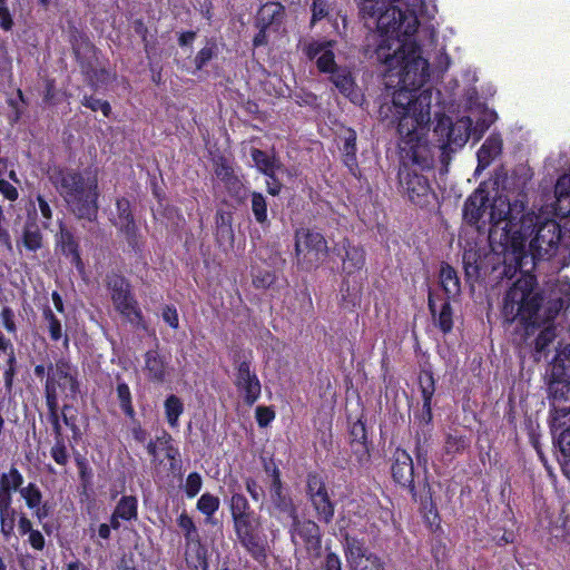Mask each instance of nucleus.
<instances>
[{
	"label": "nucleus",
	"mask_w": 570,
	"mask_h": 570,
	"mask_svg": "<svg viewBox=\"0 0 570 570\" xmlns=\"http://www.w3.org/2000/svg\"><path fill=\"white\" fill-rule=\"evenodd\" d=\"M523 206L518 202L511 204L499 197L490 206L491 244H499L503 248H511L520 259L519 266L528 257L525 246L533 263L549 259L556 254L560 244V225L543 213L522 214Z\"/></svg>",
	"instance_id": "f257e3e1"
},
{
	"label": "nucleus",
	"mask_w": 570,
	"mask_h": 570,
	"mask_svg": "<svg viewBox=\"0 0 570 570\" xmlns=\"http://www.w3.org/2000/svg\"><path fill=\"white\" fill-rule=\"evenodd\" d=\"M534 277L530 274L519 278L507 292L503 313L509 321L520 318L525 323L527 334L540 330L534 340V360L540 361L547 355V347L556 340L553 320L568 305V299L551 296L546 303L539 293H533Z\"/></svg>",
	"instance_id": "f03ea898"
},
{
	"label": "nucleus",
	"mask_w": 570,
	"mask_h": 570,
	"mask_svg": "<svg viewBox=\"0 0 570 570\" xmlns=\"http://www.w3.org/2000/svg\"><path fill=\"white\" fill-rule=\"evenodd\" d=\"M49 180L77 218L91 223L97 219L100 191L96 175L85 177L78 169L55 166Z\"/></svg>",
	"instance_id": "7ed1b4c3"
},
{
	"label": "nucleus",
	"mask_w": 570,
	"mask_h": 570,
	"mask_svg": "<svg viewBox=\"0 0 570 570\" xmlns=\"http://www.w3.org/2000/svg\"><path fill=\"white\" fill-rule=\"evenodd\" d=\"M387 41L376 46L370 57L384 65L387 72L397 76L400 85L420 90L430 79V63L421 56V46L416 41L402 42L391 50Z\"/></svg>",
	"instance_id": "20e7f679"
},
{
	"label": "nucleus",
	"mask_w": 570,
	"mask_h": 570,
	"mask_svg": "<svg viewBox=\"0 0 570 570\" xmlns=\"http://www.w3.org/2000/svg\"><path fill=\"white\" fill-rule=\"evenodd\" d=\"M403 107H397L390 100L380 104L377 114L382 122L387 127H395L399 135L400 154L405 159H411L422 168L432 165V153L426 138L417 131L415 116L406 115Z\"/></svg>",
	"instance_id": "39448f33"
},
{
	"label": "nucleus",
	"mask_w": 570,
	"mask_h": 570,
	"mask_svg": "<svg viewBox=\"0 0 570 570\" xmlns=\"http://www.w3.org/2000/svg\"><path fill=\"white\" fill-rule=\"evenodd\" d=\"M229 491L227 505L236 538L247 553L259 562L267 556L266 539L261 531V515L255 512L244 493L234 489H229Z\"/></svg>",
	"instance_id": "423d86ee"
},
{
	"label": "nucleus",
	"mask_w": 570,
	"mask_h": 570,
	"mask_svg": "<svg viewBox=\"0 0 570 570\" xmlns=\"http://www.w3.org/2000/svg\"><path fill=\"white\" fill-rule=\"evenodd\" d=\"M390 463L391 476L394 483L406 491L423 510L432 512V491L426 469L424 468L422 471L415 469L412 456L402 448L394 450Z\"/></svg>",
	"instance_id": "0eeeda50"
},
{
	"label": "nucleus",
	"mask_w": 570,
	"mask_h": 570,
	"mask_svg": "<svg viewBox=\"0 0 570 570\" xmlns=\"http://www.w3.org/2000/svg\"><path fill=\"white\" fill-rule=\"evenodd\" d=\"M376 27L377 35L371 37L373 42L371 43L370 38H367L365 53L368 56L383 40H389L387 45L391 50L399 48V43L412 42V37L419 28V18L413 13L406 14L396 6H390L379 14Z\"/></svg>",
	"instance_id": "6e6552de"
},
{
	"label": "nucleus",
	"mask_w": 570,
	"mask_h": 570,
	"mask_svg": "<svg viewBox=\"0 0 570 570\" xmlns=\"http://www.w3.org/2000/svg\"><path fill=\"white\" fill-rule=\"evenodd\" d=\"M403 166L399 171L400 186L407 195L409 200L425 208L436 202V194L431 187L429 178L420 171H430L433 169L434 158L432 157V165L422 168L419 164L413 163L411 159H405L402 155Z\"/></svg>",
	"instance_id": "1a4fd4ad"
},
{
	"label": "nucleus",
	"mask_w": 570,
	"mask_h": 570,
	"mask_svg": "<svg viewBox=\"0 0 570 570\" xmlns=\"http://www.w3.org/2000/svg\"><path fill=\"white\" fill-rule=\"evenodd\" d=\"M105 284L115 309L131 324L144 326V315L130 282L120 272L111 271L106 274Z\"/></svg>",
	"instance_id": "9d476101"
},
{
	"label": "nucleus",
	"mask_w": 570,
	"mask_h": 570,
	"mask_svg": "<svg viewBox=\"0 0 570 570\" xmlns=\"http://www.w3.org/2000/svg\"><path fill=\"white\" fill-rule=\"evenodd\" d=\"M235 370L234 385L247 406H253L262 395V383L253 367V352L238 348L232 353Z\"/></svg>",
	"instance_id": "9b49d317"
},
{
	"label": "nucleus",
	"mask_w": 570,
	"mask_h": 570,
	"mask_svg": "<svg viewBox=\"0 0 570 570\" xmlns=\"http://www.w3.org/2000/svg\"><path fill=\"white\" fill-rule=\"evenodd\" d=\"M327 254V240L321 232L304 227L295 232V255L301 269H316Z\"/></svg>",
	"instance_id": "f8f14e48"
},
{
	"label": "nucleus",
	"mask_w": 570,
	"mask_h": 570,
	"mask_svg": "<svg viewBox=\"0 0 570 570\" xmlns=\"http://www.w3.org/2000/svg\"><path fill=\"white\" fill-rule=\"evenodd\" d=\"M79 391L77 368L68 358L60 357L56 360L55 364L49 363L45 382L46 400L59 401V392L73 399Z\"/></svg>",
	"instance_id": "ddd939ff"
},
{
	"label": "nucleus",
	"mask_w": 570,
	"mask_h": 570,
	"mask_svg": "<svg viewBox=\"0 0 570 570\" xmlns=\"http://www.w3.org/2000/svg\"><path fill=\"white\" fill-rule=\"evenodd\" d=\"M417 90L400 85V89L393 94L390 101L397 107H403L406 115L415 116L417 119V131L422 137L426 138L431 121L432 91L424 89L419 95H415Z\"/></svg>",
	"instance_id": "4468645a"
},
{
	"label": "nucleus",
	"mask_w": 570,
	"mask_h": 570,
	"mask_svg": "<svg viewBox=\"0 0 570 570\" xmlns=\"http://www.w3.org/2000/svg\"><path fill=\"white\" fill-rule=\"evenodd\" d=\"M305 494L311 504L314 518L323 524H331L334 520L336 502L330 494L325 478L317 471L306 474Z\"/></svg>",
	"instance_id": "2eb2a0df"
},
{
	"label": "nucleus",
	"mask_w": 570,
	"mask_h": 570,
	"mask_svg": "<svg viewBox=\"0 0 570 570\" xmlns=\"http://www.w3.org/2000/svg\"><path fill=\"white\" fill-rule=\"evenodd\" d=\"M289 518L292 519L289 527L291 541L295 546L299 543L303 544L311 558H320L322 554V530L318 525V521L299 519L298 512Z\"/></svg>",
	"instance_id": "dca6fc26"
},
{
	"label": "nucleus",
	"mask_w": 570,
	"mask_h": 570,
	"mask_svg": "<svg viewBox=\"0 0 570 570\" xmlns=\"http://www.w3.org/2000/svg\"><path fill=\"white\" fill-rule=\"evenodd\" d=\"M68 41L81 73L91 77L95 73V63L98 59L99 49L91 41L88 33L76 26L69 27Z\"/></svg>",
	"instance_id": "f3484780"
},
{
	"label": "nucleus",
	"mask_w": 570,
	"mask_h": 570,
	"mask_svg": "<svg viewBox=\"0 0 570 570\" xmlns=\"http://www.w3.org/2000/svg\"><path fill=\"white\" fill-rule=\"evenodd\" d=\"M343 547L353 570H385L383 560L367 549L364 539L346 534Z\"/></svg>",
	"instance_id": "a211bd4d"
},
{
	"label": "nucleus",
	"mask_w": 570,
	"mask_h": 570,
	"mask_svg": "<svg viewBox=\"0 0 570 570\" xmlns=\"http://www.w3.org/2000/svg\"><path fill=\"white\" fill-rule=\"evenodd\" d=\"M142 357V372L145 379L149 383L155 385H163L170 381L173 372L170 356L161 352L158 341L156 342L155 348L146 351Z\"/></svg>",
	"instance_id": "6ab92c4d"
},
{
	"label": "nucleus",
	"mask_w": 570,
	"mask_h": 570,
	"mask_svg": "<svg viewBox=\"0 0 570 570\" xmlns=\"http://www.w3.org/2000/svg\"><path fill=\"white\" fill-rule=\"evenodd\" d=\"M433 134L436 137L439 148L442 150V163H446L451 153L463 147V138L460 129H456L452 119L445 114L435 115Z\"/></svg>",
	"instance_id": "aec40b11"
},
{
	"label": "nucleus",
	"mask_w": 570,
	"mask_h": 570,
	"mask_svg": "<svg viewBox=\"0 0 570 570\" xmlns=\"http://www.w3.org/2000/svg\"><path fill=\"white\" fill-rule=\"evenodd\" d=\"M333 253L341 258L342 273L352 276L360 273L366 263V253L363 246L353 244L344 237L333 246Z\"/></svg>",
	"instance_id": "412c9836"
},
{
	"label": "nucleus",
	"mask_w": 570,
	"mask_h": 570,
	"mask_svg": "<svg viewBox=\"0 0 570 570\" xmlns=\"http://www.w3.org/2000/svg\"><path fill=\"white\" fill-rule=\"evenodd\" d=\"M335 40H312L303 48L308 60H315L316 68L321 73H332L341 66L335 61Z\"/></svg>",
	"instance_id": "4be33fe9"
},
{
	"label": "nucleus",
	"mask_w": 570,
	"mask_h": 570,
	"mask_svg": "<svg viewBox=\"0 0 570 570\" xmlns=\"http://www.w3.org/2000/svg\"><path fill=\"white\" fill-rule=\"evenodd\" d=\"M469 110L470 114L465 116V142L471 137L478 141L497 119V114L483 104L471 106Z\"/></svg>",
	"instance_id": "5701e85b"
},
{
	"label": "nucleus",
	"mask_w": 570,
	"mask_h": 570,
	"mask_svg": "<svg viewBox=\"0 0 570 570\" xmlns=\"http://www.w3.org/2000/svg\"><path fill=\"white\" fill-rule=\"evenodd\" d=\"M178 528L183 531L184 539L186 546H195L197 547V559L203 570H207L208 562L206 558V551L202 546V539L199 531L193 520V518L186 512L183 511L176 519Z\"/></svg>",
	"instance_id": "b1692460"
},
{
	"label": "nucleus",
	"mask_w": 570,
	"mask_h": 570,
	"mask_svg": "<svg viewBox=\"0 0 570 570\" xmlns=\"http://www.w3.org/2000/svg\"><path fill=\"white\" fill-rule=\"evenodd\" d=\"M330 80L334 83L337 90L348 98L353 104H361L363 94L360 91L352 71L346 66H341L335 71L330 73Z\"/></svg>",
	"instance_id": "393cba45"
},
{
	"label": "nucleus",
	"mask_w": 570,
	"mask_h": 570,
	"mask_svg": "<svg viewBox=\"0 0 570 570\" xmlns=\"http://www.w3.org/2000/svg\"><path fill=\"white\" fill-rule=\"evenodd\" d=\"M61 254L69 259L70 264L76 267L79 273L85 272V264L80 255L79 242L73 233L60 225V232L57 239Z\"/></svg>",
	"instance_id": "a878e982"
},
{
	"label": "nucleus",
	"mask_w": 570,
	"mask_h": 570,
	"mask_svg": "<svg viewBox=\"0 0 570 570\" xmlns=\"http://www.w3.org/2000/svg\"><path fill=\"white\" fill-rule=\"evenodd\" d=\"M350 443L358 463L368 461L370 444L365 421L361 417L350 426Z\"/></svg>",
	"instance_id": "bb28decb"
},
{
	"label": "nucleus",
	"mask_w": 570,
	"mask_h": 570,
	"mask_svg": "<svg viewBox=\"0 0 570 570\" xmlns=\"http://www.w3.org/2000/svg\"><path fill=\"white\" fill-rule=\"evenodd\" d=\"M269 494L274 508L279 513L286 514L288 518L296 514L297 507L292 497L286 492L282 479L276 476L275 480H271Z\"/></svg>",
	"instance_id": "cd10ccee"
},
{
	"label": "nucleus",
	"mask_w": 570,
	"mask_h": 570,
	"mask_svg": "<svg viewBox=\"0 0 570 570\" xmlns=\"http://www.w3.org/2000/svg\"><path fill=\"white\" fill-rule=\"evenodd\" d=\"M451 299L446 298L441 305L440 312L436 311V301L433 292L430 289L428 295V306L434 323L444 334L450 333L453 328V311Z\"/></svg>",
	"instance_id": "c85d7f7f"
},
{
	"label": "nucleus",
	"mask_w": 570,
	"mask_h": 570,
	"mask_svg": "<svg viewBox=\"0 0 570 570\" xmlns=\"http://www.w3.org/2000/svg\"><path fill=\"white\" fill-rule=\"evenodd\" d=\"M249 208L253 214L254 220L264 230L271 227V219L268 217V203L267 197L257 190L248 193Z\"/></svg>",
	"instance_id": "c756f323"
},
{
	"label": "nucleus",
	"mask_w": 570,
	"mask_h": 570,
	"mask_svg": "<svg viewBox=\"0 0 570 570\" xmlns=\"http://www.w3.org/2000/svg\"><path fill=\"white\" fill-rule=\"evenodd\" d=\"M250 157L259 173L267 178H274V173L281 169L282 164L276 158L275 154H268L265 150L253 147L250 149Z\"/></svg>",
	"instance_id": "7c9ffc66"
},
{
	"label": "nucleus",
	"mask_w": 570,
	"mask_h": 570,
	"mask_svg": "<svg viewBox=\"0 0 570 570\" xmlns=\"http://www.w3.org/2000/svg\"><path fill=\"white\" fill-rule=\"evenodd\" d=\"M356 131L353 128H347L344 134L343 163L348 168L350 173L355 177L360 171L356 158Z\"/></svg>",
	"instance_id": "2f4dec72"
},
{
	"label": "nucleus",
	"mask_w": 570,
	"mask_h": 570,
	"mask_svg": "<svg viewBox=\"0 0 570 570\" xmlns=\"http://www.w3.org/2000/svg\"><path fill=\"white\" fill-rule=\"evenodd\" d=\"M440 284L446 298L455 301L460 296L461 284L456 271L448 263H442L440 268Z\"/></svg>",
	"instance_id": "473e14b6"
},
{
	"label": "nucleus",
	"mask_w": 570,
	"mask_h": 570,
	"mask_svg": "<svg viewBox=\"0 0 570 570\" xmlns=\"http://www.w3.org/2000/svg\"><path fill=\"white\" fill-rule=\"evenodd\" d=\"M502 140L498 136H490L478 151L476 171L488 167L491 161L501 153Z\"/></svg>",
	"instance_id": "72a5a7b5"
},
{
	"label": "nucleus",
	"mask_w": 570,
	"mask_h": 570,
	"mask_svg": "<svg viewBox=\"0 0 570 570\" xmlns=\"http://www.w3.org/2000/svg\"><path fill=\"white\" fill-rule=\"evenodd\" d=\"M42 318L47 325L50 340L52 342H59L63 338V345L68 347L69 336L63 333L61 321L55 315L49 305L42 307Z\"/></svg>",
	"instance_id": "f704fd0d"
},
{
	"label": "nucleus",
	"mask_w": 570,
	"mask_h": 570,
	"mask_svg": "<svg viewBox=\"0 0 570 570\" xmlns=\"http://www.w3.org/2000/svg\"><path fill=\"white\" fill-rule=\"evenodd\" d=\"M122 521L131 522L138 519V499L135 495H122L114 509Z\"/></svg>",
	"instance_id": "c9c22d12"
},
{
	"label": "nucleus",
	"mask_w": 570,
	"mask_h": 570,
	"mask_svg": "<svg viewBox=\"0 0 570 570\" xmlns=\"http://www.w3.org/2000/svg\"><path fill=\"white\" fill-rule=\"evenodd\" d=\"M463 450V434L459 429L450 428L444 442L443 460L451 462Z\"/></svg>",
	"instance_id": "e433bc0d"
},
{
	"label": "nucleus",
	"mask_w": 570,
	"mask_h": 570,
	"mask_svg": "<svg viewBox=\"0 0 570 570\" xmlns=\"http://www.w3.org/2000/svg\"><path fill=\"white\" fill-rule=\"evenodd\" d=\"M117 228L125 236L130 250L135 254H141L144 249V240L141 239L139 227L136 222L119 225Z\"/></svg>",
	"instance_id": "4c0bfd02"
},
{
	"label": "nucleus",
	"mask_w": 570,
	"mask_h": 570,
	"mask_svg": "<svg viewBox=\"0 0 570 570\" xmlns=\"http://www.w3.org/2000/svg\"><path fill=\"white\" fill-rule=\"evenodd\" d=\"M24 478L19 469L12 464L7 472L0 475V490L8 492H20Z\"/></svg>",
	"instance_id": "58836bf2"
},
{
	"label": "nucleus",
	"mask_w": 570,
	"mask_h": 570,
	"mask_svg": "<svg viewBox=\"0 0 570 570\" xmlns=\"http://www.w3.org/2000/svg\"><path fill=\"white\" fill-rule=\"evenodd\" d=\"M165 416L170 428L176 429L179 425V416L184 413V403L175 394H170L164 402Z\"/></svg>",
	"instance_id": "ea45409f"
},
{
	"label": "nucleus",
	"mask_w": 570,
	"mask_h": 570,
	"mask_svg": "<svg viewBox=\"0 0 570 570\" xmlns=\"http://www.w3.org/2000/svg\"><path fill=\"white\" fill-rule=\"evenodd\" d=\"M116 394L122 413L130 420H134L136 416V411L132 404V396L129 385L124 381L118 382L116 386Z\"/></svg>",
	"instance_id": "a19ab883"
},
{
	"label": "nucleus",
	"mask_w": 570,
	"mask_h": 570,
	"mask_svg": "<svg viewBox=\"0 0 570 570\" xmlns=\"http://www.w3.org/2000/svg\"><path fill=\"white\" fill-rule=\"evenodd\" d=\"M213 168L214 174L224 185L237 177L232 161L224 155H218L213 158Z\"/></svg>",
	"instance_id": "79ce46f5"
},
{
	"label": "nucleus",
	"mask_w": 570,
	"mask_h": 570,
	"mask_svg": "<svg viewBox=\"0 0 570 570\" xmlns=\"http://www.w3.org/2000/svg\"><path fill=\"white\" fill-rule=\"evenodd\" d=\"M218 56V46L215 39H207L205 46L197 52L194 59L196 70H203L208 62Z\"/></svg>",
	"instance_id": "37998d69"
},
{
	"label": "nucleus",
	"mask_w": 570,
	"mask_h": 570,
	"mask_svg": "<svg viewBox=\"0 0 570 570\" xmlns=\"http://www.w3.org/2000/svg\"><path fill=\"white\" fill-rule=\"evenodd\" d=\"M19 514L16 509H0V532L6 540L14 535V527Z\"/></svg>",
	"instance_id": "c03bdc74"
},
{
	"label": "nucleus",
	"mask_w": 570,
	"mask_h": 570,
	"mask_svg": "<svg viewBox=\"0 0 570 570\" xmlns=\"http://www.w3.org/2000/svg\"><path fill=\"white\" fill-rule=\"evenodd\" d=\"M22 244L26 249L37 252L42 246V234L37 225L26 226L22 233Z\"/></svg>",
	"instance_id": "a18cd8bd"
},
{
	"label": "nucleus",
	"mask_w": 570,
	"mask_h": 570,
	"mask_svg": "<svg viewBox=\"0 0 570 570\" xmlns=\"http://www.w3.org/2000/svg\"><path fill=\"white\" fill-rule=\"evenodd\" d=\"M219 507V498L209 492L203 493L196 503L197 510L207 518L213 517L218 511Z\"/></svg>",
	"instance_id": "49530a36"
},
{
	"label": "nucleus",
	"mask_w": 570,
	"mask_h": 570,
	"mask_svg": "<svg viewBox=\"0 0 570 570\" xmlns=\"http://www.w3.org/2000/svg\"><path fill=\"white\" fill-rule=\"evenodd\" d=\"M19 494L24 500L27 508L30 510L38 508L42 502V493L39 487L33 482L22 487Z\"/></svg>",
	"instance_id": "de8ad7c7"
},
{
	"label": "nucleus",
	"mask_w": 570,
	"mask_h": 570,
	"mask_svg": "<svg viewBox=\"0 0 570 570\" xmlns=\"http://www.w3.org/2000/svg\"><path fill=\"white\" fill-rule=\"evenodd\" d=\"M0 354H3L4 367H11L19 370L18 358L16 355V348L10 338L0 331Z\"/></svg>",
	"instance_id": "09e8293b"
},
{
	"label": "nucleus",
	"mask_w": 570,
	"mask_h": 570,
	"mask_svg": "<svg viewBox=\"0 0 570 570\" xmlns=\"http://www.w3.org/2000/svg\"><path fill=\"white\" fill-rule=\"evenodd\" d=\"M46 405L48 409V420L52 426L55 440L63 439L59 415V401L46 400Z\"/></svg>",
	"instance_id": "8fccbe9b"
},
{
	"label": "nucleus",
	"mask_w": 570,
	"mask_h": 570,
	"mask_svg": "<svg viewBox=\"0 0 570 570\" xmlns=\"http://www.w3.org/2000/svg\"><path fill=\"white\" fill-rule=\"evenodd\" d=\"M215 224L217 228V234L233 238V214L230 212H225L223 209H218L215 214Z\"/></svg>",
	"instance_id": "3c124183"
},
{
	"label": "nucleus",
	"mask_w": 570,
	"mask_h": 570,
	"mask_svg": "<svg viewBox=\"0 0 570 570\" xmlns=\"http://www.w3.org/2000/svg\"><path fill=\"white\" fill-rule=\"evenodd\" d=\"M116 210L118 222L115 223V226H119L127 223L136 222L134 217V213L131 210V204L128 198L119 197L116 199Z\"/></svg>",
	"instance_id": "603ef678"
},
{
	"label": "nucleus",
	"mask_w": 570,
	"mask_h": 570,
	"mask_svg": "<svg viewBox=\"0 0 570 570\" xmlns=\"http://www.w3.org/2000/svg\"><path fill=\"white\" fill-rule=\"evenodd\" d=\"M419 386L422 400H432L435 392V381L433 373L429 370L421 371L419 375Z\"/></svg>",
	"instance_id": "864d4df0"
},
{
	"label": "nucleus",
	"mask_w": 570,
	"mask_h": 570,
	"mask_svg": "<svg viewBox=\"0 0 570 570\" xmlns=\"http://www.w3.org/2000/svg\"><path fill=\"white\" fill-rule=\"evenodd\" d=\"M224 186L227 194L238 204H243L248 197L246 187L238 176L226 183Z\"/></svg>",
	"instance_id": "5fc2aeb1"
},
{
	"label": "nucleus",
	"mask_w": 570,
	"mask_h": 570,
	"mask_svg": "<svg viewBox=\"0 0 570 570\" xmlns=\"http://www.w3.org/2000/svg\"><path fill=\"white\" fill-rule=\"evenodd\" d=\"M81 105L92 111L100 110L106 118H109L111 115L110 104L107 100L96 98L91 95H85L81 99Z\"/></svg>",
	"instance_id": "6e6d98bb"
},
{
	"label": "nucleus",
	"mask_w": 570,
	"mask_h": 570,
	"mask_svg": "<svg viewBox=\"0 0 570 570\" xmlns=\"http://www.w3.org/2000/svg\"><path fill=\"white\" fill-rule=\"evenodd\" d=\"M0 320L3 328L8 334L17 335L18 326L16 323V314L10 306H3L0 312Z\"/></svg>",
	"instance_id": "4d7b16f0"
},
{
	"label": "nucleus",
	"mask_w": 570,
	"mask_h": 570,
	"mask_svg": "<svg viewBox=\"0 0 570 570\" xmlns=\"http://www.w3.org/2000/svg\"><path fill=\"white\" fill-rule=\"evenodd\" d=\"M203 479L198 472H190L186 478L185 493L187 498H195L202 490Z\"/></svg>",
	"instance_id": "13d9d810"
},
{
	"label": "nucleus",
	"mask_w": 570,
	"mask_h": 570,
	"mask_svg": "<svg viewBox=\"0 0 570 570\" xmlns=\"http://www.w3.org/2000/svg\"><path fill=\"white\" fill-rule=\"evenodd\" d=\"M51 458L59 465H66L68 463V450L65 439L55 440V444L50 450Z\"/></svg>",
	"instance_id": "bf43d9fd"
},
{
	"label": "nucleus",
	"mask_w": 570,
	"mask_h": 570,
	"mask_svg": "<svg viewBox=\"0 0 570 570\" xmlns=\"http://www.w3.org/2000/svg\"><path fill=\"white\" fill-rule=\"evenodd\" d=\"M312 18L311 23L315 24L317 21L328 17L331 6L327 0H313L312 6Z\"/></svg>",
	"instance_id": "052dcab7"
},
{
	"label": "nucleus",
	"mask_w": 570,
	"mask_h": 570,
	"mask_svg": "<svg viewBox=\"0 0 570 570\" xmlns=\"http://www.w3.org/2000/svg\"><path fill=\"white\" fill-rule=\"evenodd\" d=\"M273 406L259 405L255 410V419L259 428H267L275 419Z\"/></svg>",
	"instance_id": "680f3d73"
},
{
	"label": "nucleus",
	"mask_w": 570,
	"mask_h": 570,
	"mask_svg": "<svg viewBox=\"0 0 570 570\" xmlns=\"http://www.w3.org/2000/svg\"><path fill=\"white\" fill-rule=\"evenodd\" d=\"M76 465L79 473V479L83 487H87L92 479V469L90 468L86 458L78 455L76 458Z\"/></svg>",
	"instance_id": "e2e57ef3"
},
{
	"label": "nucleus",
	"mask_w": 570,
	"mask_h": 570,
	"mask_svg": "<svg viewBox=\"0 0 570 570\" xmlns=\"http://www.w3.org/2000/svg\"><path fill=\"white\" fill-rule=\"evenodd\" d=\"M161 317L173 330H177L179 327V315L175 305H165L161 309Z\"/></svg>",
	"instance_id": "0e129e2a"
},
{
	"label": "nucleus",
	"mask_w": 570,
	"mask_h": 570,
	"mask_svg": "<svg viewBox=\"0 0 570 570\" xmlns=\"http://www.w3.org/2000/svg\"><path fill=\"white\" fill-rule=\"evenodd\" d=\"M320 570H343L340 556L334 551L327 550Z\"/></svg>",
	"instance_id": "69168bd1"
},
{
	"label": "nucleus",
	"mask_w": 570,
	"mask_h": 570,
	"mask_svg": "<svg viewBox=\"0 0 570 570\" xmlns=\"http://www.w3.org/2000/svg\"><path fill=\"white\" fill-rule=\"evenodd\" d=\"M244 483L247 493L254 502H258L264 498V490L254 478H245Z\"/></svg>",
	"instance_id": "338daca9"
},
{
	"label": "nucleus",
	"mask_w": 570,
	"mask_h": 570,
	"mask_svg": "<svg viewBox=\"0 0 570 570\" xmlns=\"http://www.w3.org/2000/svg\"><path fill=\"white\" fill-rule=\"evenodd\" d=\"M553 208L557 215L567 217L570 215V195L554 197Z\"/></svg>",
	"instance_id": "774afa93"
}]
</instances>
